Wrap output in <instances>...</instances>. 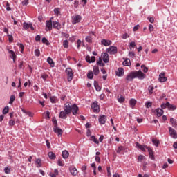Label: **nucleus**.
<instances>
[{"label":"nucleus","mask_w":177,"mask_h":177,"mask_svg":"<svg viewBox=\"0 0 177 177\" xmlns=\"http://www.w3.org/2000/svg\"><path fill=\"white\" fill-rule=\"evenodd\" d=\"M9 54H10V57H11V59H12L13 62L15 63V62H16V58L17 57L16 56V54L12 50H9Z\"/></svg>","instance_id":"obj_18"},{"label":"nucleus","mask_w":177,"mask_h":177,"mask_svg":"<svg viewBox=\"0 0 177 177\" xmlns=\"http://www.w3.org/2000/svg\"><path fill=\"white\" fill-rule=\"evenodd\" d=\"M124 68H119L118 69V71H116V75L118 77H124Z\"/></svg>","instance_id":"obj_15"},{"label":"nucleus","mask_w":177,"mask_h":177,"mask_svg":"<svg viewBox=\"0 0 177 177\" xmlns=\"http://www.w3.org/2000/svg\"><path fill=\"white\" fill-rule=\"evenodd\" d=\"M50 115V113L49 112V111H46L44 113V115L45 117H47L48 118H50V117H49V115Z\"/></svg>","instance_id":"obj_54"},{"label":"nucleus","mask_w":177,"mask_h":177,"mask_svg":"<svg viewBox=\"0 0 177 177\" xmlns=\"http://www.w3.org/2000/svg\"><path fill=\"white\" fill-rule=\"evenodd\" d=\"M170 123L171 124L172 127L174 128H176V126H177V122H176V120L174 118H170Z\"/></svg>","instance_id":"obj_24"},{"label":"nucleus","mask_w":177,"mask_h":177,"mask_svg":"<svg viewBox=\"0 0 177 177\" xmlns=\"http://www.w3.org/2000/svg\"><path fill=\"white\" fill-rule=\"evenodd\" d=\"M68 156H70L68 151L65 150V151H62V157H63V158H64V160L68 158Z\"/></svg>","instance_id":"obj_25"},{"label":"nucleus","mask_w":177,"mask_h":177,"mask_svg":"<svg viewBox=\"0 0 177 177\" xmlns=\"http://www.w3.org/2000/svg\"><path fill=\"white\" fill-rule=\"evenodd\" d=\"M52 19H53V17H51L50 20L46 21V31H51L52 27L53 26V22H52Z\"/></svg>","instance_id":"obj_7"},{"label":"nucleus","mask_w":177,"mask_h":177,"mask_svg":"<svg viewBox=\"0 0 177 177\" xmlns=\"http://www.w3.org/2000/svg\"><path fill=\"white\" fill-rule=\"evenodd\" d=\"M58 165L59 166V167H63L64 165V162H63V160H58Z\"/></svg>","instance_id":"obj_58"},{"label":"nucleus","mask_w":177,"mask_h":177,"mask_svg":"<svg viewBox=\"0 0 177 177\" xmlns=\"http://www.w3.org/2000/svg\"><path fill=\"white\" fill-rule=\"evenodd\" d=\"M152 142L156 147H158V145H160V141H158V140H156V139H153Z\"/></svg>","instance_id":"obj_47"},{"label":"nucleus","mask_w":177,"mask_h":177,"mask_svg":"<svg viewBox=\"0 0 177 177\" xmlns=\"http://www.w3.org/2000/svg\"><path fill=\"white\" fill-rule=\"evenodd\" d=\"M35 165L37 168H41L42 167V161L40 158H37L35 160Z\"/></svg>","instance_id":"obj_22"},{"label":"nucleus","mask_w":177,"mask_h":177,"mask_svg":"<svg viewBox=\"0 0 177 177\" xmlns=\"http://www.w3.org/2000/svg\"><path fill=\"white\" fill-rule=\"evenodd\" d=\"M70 172L73 176H75L78 174V171L77 170V168L75 167H72L70 168Z\"/></svg>","instance_id":"obj_23"},{"label":"nucleus","mask_w":177,"mask_h":177,"mask_svg":"<svg viewBox=\"0 0 177 177\" xmlns=\"http://www.w3.org/2000/svg\"><path fill=\"white\" fill-rule=\"evenodd\" d=\"M93 70L95 75H97L99 74L100 73L99 66H93Z\"/></svg>","instance_id":"obj_30"},{"label":"nucleus","mask_w":177,"mask_h":177,"mask_svg":"<svg viewBox=\"0 0 177 177\" xmlns=\"http://www.w3.org/2000/svg\"><path fill=\"white\" fill-rule=\"evenodd\" d=\"M82 20V17L80 15H75L72 16V24H77Z\"/></svg>","instance_id":"obj_5"},{"label":"nucleus","mask_w":177,"mask_h":177,"mask_svg":"<svg viewBox=\"0 0 177 177\" xmlns=\"http://www.w3.org/2000/svg\"><path fill=\"white\" fill-rule=\"evenodd\" d=\"M98 121L100 124L104 125L106 124V121H107V116L104 115H100Z\"/></svg>","instance_id":"obj_8"},{"label":"nucleus","mask_w":177,"mask_h":177,"mask_svg":"<svg viewBox=\"0 0 177 177\" xmlns=\"http://www.w3.org/2000/svg\"><path fill=\"white\" fill-rule=\"evenodd\" d=\"M30 24H28L27 22H24L23 24V28L24 30H28L30 28Z\"/></svg>","instance_id":"obj_32"},{"label":"nucleus","mask_w":177,"mask_h":177,"mask_svg":"<svg viewBox=\"0 0 177 177\" xmlns=\"http://www.w3.org/2000/svg\"><path fill=\"white\" fill-rule=\"evenodd\" d=\"M17 45V46H19V48H20L21 53H23V52L24 50V45H23V44H20V43H18Z\"/></svg>","instance_id":"obj_39"},{"label":"nucleus","mask_w":177,"mask_h":177,"mask_svg":"<svg viewBox=\"0 0 177 177\" xmlns=\"http://www.w3.org/2000/svg\"><path fill=\"white\" fill-rule=\"evenodd\" d=\"M16 122H19L18 119H11V120H9L8 124H9L10 127H13V126H15Z\"/></svg>","instance_id":"obj_20"},{"label":"nucleus","mask_w":177,"mask_h":177,"mask_svg":"<svg viewBox=\"0 0 177 177\" xmlns=\"http://www.w3.org/2000/svg\"><path fill=\"white\" fill-rule=\"evenodd\" d=\"M87 77L88 80H92L93 78V72L92 71H89L87 73Z\"/></svg>","instance_id":"obj_33"},{"label":"nucleus","mask_w":177,"mask_h":177,"mask_svg":"<svg viewBox=\"0 0 177 177\" xmlns=\"http://www.w3.org/2000/svg\"><path fill=\"white\" fill-rule=\"evenodd\" d=\"M129 103L131 107H135V105L136 104V100L135 99H131Z\"/></svg>","instance_id":"obj_36"},{"label":"nucleus","mask_w":177,"mask_h":177,"mask_svg":"<svg viewBox=\"0 0 177 177\" xmlns=\"http://www.w3.org/2000/svg\"><path fill=\"white\" fill-rule=\"evenodd\" d=\"M137 147L142 150V151H146L145 149L148 151V153L149 154V158L151 160H154V153H153V149H151L150 147H148L147 145H142L139 144L138 142L136 143Z\"/></svg>","instance_id":"obj_3"},{"label":"nucleus","mask_w":177,"mask_h":177,"mask_svg":"<svg viewBox=\"0 0 177 177\" xmlns=\"http://www.w3.org/2000/svg\"><path fill=\"white\" fill-rule=\"evenodd\" d=\"M54 13L57 15L59 16V14L60 13V8H56L54 9Z\"/></svg>","instance_id":"obj_49"},{"label":"nucleus","mask_w":177,"mask_h":177,"mask_svg":"<svg viewBox=\"0 0 177 177\" xmlns=\"http://www.w3.org/2000/svg\"><path fill=\"white\" fill-rule=\"evenodd\" d=\"M169 132L171 138H173V139H177V133L176 129L169 127Z\"/></svg>","instance_id":"obj_6"},{"label":"nucleus","mask_w":177,"mask_h":177,"mask_svg":"<svg viewBox=\"0 0 177 177\" xmlns=\"http://www.w3.org/2000/svg\"><path fill=\"white\" fill-rule=\"evenodd\" d=\"M107 52L110 55H115V53H117V47L111 46L108 48Z\"/></svg>","instance_id":"obj_9"},{"label":"nucleus","mask_w":177,"mask_h":177,"mask_svg":"<svg viewBox=\"0 0 177 177\" xmlns=\"http://www.w3.org/2000/svg\"><path fill=\"white\" fill-rule=\"evenodd\" d=\"M50 100L51 103H57V97H56L55 96L50 97Z\"/></svg>","instance_id":"obj_38"},{"label":"nucleus","mask_w":177,"mask_h":177,"mask_svg":"<svg viewBox=\"0 0 177 177\" xmlns=\"http://www.w3.org/2000/svg\"><path fill=\"white\" fill-rule=\"evenodd\" d=\"M91 109L94 110V113H99L100 109L99 105H97V102H95L91 104Z\"/></svg>","instance_id":"obj_10"},{"label":"nucleus","mask_w":177,"mask_h":177,"mask_svg":"<svg viewBox=\"0 0 177 177\" xmlns=\"http://www.w3.org/2000/svg\"><path fill=\"white\" fill-rule=\"evenodd\" d=\"M53 28H55V30H60V28H62V24H60V23L58 21H53Z\"/></svg>","instance_id":"obj_16"},{"label":"nucleus","mask_w":177,"mask_h":177,"mask_svg":"<svg viewBox=\"0 0 177 177\" xmlns=\"http://www.w3.org/2000/svg\"><path fill=\"white\" fill-rule=\"evenodd\" d=\"M85 39L88 44H92V37L91 35L87 36Z\"/></svg>","instance_id":"obj_46"},{"label":"nucleus","mask_w":177,"mask_h":177,"mask_svg":"<svg viewBox=\"0 0 177 177\" xmlns=\"http://www.w3.org/2000/svg\"><path fill=\"white\" fill-rule=\"evenodd\" d=\"M97 64H98V66H104V64H103V61L102 60V59H100L99 61L97 62Z\"/></svg>","instance_id":"obj_55"},{"label":"nucleus","mask_w":177,"mask_h":177,"mask_svg":"<svg viewBox=\"0 0 177 177\" xmlns=\"http://www.w3.org/2000/svg\"><path fill=\"white\" fill-rule=\"evenodd\" d=\"M77 49H80V47L81 46V44H82V41L81 40L78 39L77 41Z\"/></svg>","instance_id":"obj_63"},{"label":"nucleus","mask_w":177,"mask_h":177,"mask_svg":"<svg viewBox=\"0 0 177 177\" xmlns=\"http://www.w3.org/2000/svg\"><path fill=\"white\" fill-rule=\"evenodd\" d=\"M35 41H36L37 42H39V41H41V36L39 35H37L36 36V37H35Z\"/></svg>","instance_id":"obj_62"},{"label":"nucleus","mask_w":177,"mask_h":177,"mask_svg":"<svg viewBox=\"0 0 177 177\" xmlns=\"http://www.w3.org/2000/svg\"><path fill=\"white\" fill-rule=\"evenodd\" d=\"M118 102H119V103H124L125 102V97H124L122 95H118Z\"/></svg>","instance_id":"obj_26"},{"label":"nucleus","mask_w":177,"mask_h":177,"mask_svg":"<svg viewBox=\"0 0 177 177\" xmlns=\"http://www.w3.org/2000/svg\"><path fill=\"white\" fill-rule=\"evenodd\" d=\"M53 131L55 133H57L58 136L63 135V130L57 127V126H54Z\"/></svg>","instance_id":"obj_11"},{"label":"nucleus","mask_w":177,"mask_h":177,"mask_svg":"<svg viewBox=\"0 0 177 177\" xmlns=\"http://www.w3.org/2000/svg\"><path fill=\"white\" fill-rule=\"evenodd\" d=\"M148 91H149V95H153V91H154V87L152 86H149L148 87Z\"/></svg>","instance_id":"obj_40"},{"label":"nucleus","mask_w":177,"mask_h":177,"mask_svg":"<svg viewBox=\"0 0 177 177\" xmlns=\"http://www.w3.org/2000/svg\"><path fill=\"white\" fill-rule=\"evenodd\" d=\"M70 114L68 113H67L66 111H62L59 113V118H62L63 120H66V118H67V115Z\"/></svg>","instance_id":"obj_14"},{"label":"nucleus","mask_w":177,"mask_h":177,"mask_svg":"<svg viewBox=\"0 0 177 177\" xmlns=\"http://www.w3.org/2000/svg\"><path fill=\"white\" fill-rule=\"evenodd\" d=\"M59 175V170L57 169H55L53 172H50L49 176L51 177H56Z\"/></svg>","instance_id":"obj_21"},{"label":"nucleus","mask_w":177,"mask_h":177,"mask_svg":"<svg viewBox=\"0 0 177 177\" xmlns=\"http://www.w3.org/2000/svg\"><path fill=\"white\" fill-rule=\"evenodd\" d=\"M123 66H131V59H127L123 62Z\"/></svg>","instance_id":"obj_31"},{"label":"nucleus","mask_w":177,"mask_h":177,"mask_svg":"<svg viewBox=\"0 0 177 177\" xmlns=\"http://www.w3.org/2000/svg\"><path fill=\"white\" fill-rule=\"evenodd\" d=\"M78 106L77 104L72 105L70 102H66L64 106V111H66L68 114H71V111L73 115L78 114Z\"/></svg>","instance_id":"obj_2"},{"label":"nucleus","mask_w":177,"mask_h":177,"mask_svg":"<svg viewBox=\"0 0 177 177\" xmlns=\"http://www.w3.org/2000/svg\"><path fill=\"white\" fill-rule=\"evenodd\" d=\"M73 5H74V8H78V6L80 5V1L78 0H75Z\"/></svg>","instance_id":"obj_52"},{"label":"nucleus","mask_w":177,"mask_h":177,"mask_svg":"<svg viewBox=\"0 0 177 177\" xmlns=\"http://www.w3.org/2000/svg\"><path fill=\"white\" fill-rule=\"evenodd\" d=\"M41 42H42L43 44H45L46 45H49V41H48L47 39L45 38V37H43V38H42Z\"/></svg>","instance_id":"obj_48"},{"label":"nucleus","mask_w":177,"mask_h":177,"mask_svg":"<svg viewBox=\"0 0 177 177\" xmlns=\"http://www.w3.org/2000/svg\"><path fill=\"white\" fill-rule=\"evenodd\" d=\"M35 56H37V57H39L40 55H41V51H39V50L38 49H35Z\"/></svg>","instance_id":"obj_51"},{"label":"nucleus","mask_w":177,"mask_h":177,"mask_svg":"<svg viewBox=\"0 0 177 177\" xmlns=\"http://www.w3.org/2000/svg\"><path fill=\"white\" fill-rule=\"evenodd\" d=\"M47 62L50 64V67H55V62H53V59L50 57H48Z\"/></svg>","instance_id":"obj_29"},{"label":"nucleus","mask_w":177,"mask_h":177,"mask_svg":"<svg viewBox=\"0 0 177 177\" xmlns=\"http://www.w3.org/2000/svg\"><path fill=\"white\" fill-rule=\"evenodd\" d=\"M5 174H10V169L9 167H6L4 169Z\"/></svg>","instance_id":"obj_61"},{"label":"nucleus","mask_w":177,"mask_h":177,"mask_svg":"<svg viewBox=\"0 0 177 177\" xmlns=\"http://www.w3.org/2000/svg\"><path fill=\"white\" fill-rule=\"evenodd\" d=\"M16 100V97L15 95H11L10 97V104H12L14 102V100Z\"/></svg>","instance_id":"obj_50"},{"label":"nucleus","mask_w":177,"mask_h":177,"mask_svg":"<svg viewBox=\"0 0 177 177\" xmlns=\"http://www.w3.org/2000/svg\"><path fill=\"white\" fill-rule=\"evenodd\" d=\"M86 61L87 63H95V62H96V57H95V56L91 57L89 55H88L86 57Z\"/></svg>","instance_id":"obj_13"},{"label":"nucleus","mask_w":177,"mask_h":177,"mask_svg":"<svg viewBox=\"0 0 177 177\" xmlns=\"http://www.w3.org/2000/svg\"><path fill=\"white\" fill-rule=\"evenodd\" d=\"M153 104L151 102H147L145 103V107H147V109H150V107H151V105Z\"/></svg>","instance_id":"obj_57"},{"label":"nucleus","mask_w":177,"mask_h":177,"mask_svg":"<svg viewBox=\"0 0 177 177\" xmlns=\"http://www.w3.org/2000/svg\"><path fill=\"white\" fill-rule=\"evenodd\" d=\"M135 46H136V44L134 41H132L129 44L130 48H135Z\"/></svg>","instance_id":"obj_60"},{"label":"nucleus","mask_w":177,"mask_h":177,"mask_svg":"<svg viewBox=\"0 0 177 177\" xmlns=\"http://www.w3.org/2000/svg\"><path fill=\"white\" fill-rule=\"evenodd\" d=\"M63 46L65 48V49H67L68 48V40H64L63 41Z\"/></svg>","instance_id":"obj_43"},{"label":"nucleus","mask_w":177,"mask_h":177,"mask_svg":"<svg viewBox=\"0 0 177 177\" xmlns=\"http://www.w3.org/2000/svg\"><path fill=\"white\" fill-rule=\"evenodd\" d=\"M9 113V106H6L3 110V114H8Z\"/></svg>","instance_id":"obj_41"},{"label":"nucleus","mask_w":177,"mask_h":177,"mask_svg":"<svg viewBox=\"0 0 177 177\" xmlns=\"http://www.w3.org/2000/svg\"><path fill=\"white\" fill-rule=\"evenodd\" d=\"M162 114H164V111H162V109H156L157 117H161V115H162Z\"/></svg>","instance_id":"obj_28"},{"label":"nucleus","mask_w":177,"mask_h":177,"mask_svg":"<svg viewBox=\"0 0 177 177\" xmlns=\"http://www.w3.org/2000/svg\"><path fill=\"white\" fill-rule=\"evenodd\" d=\"M167 108L169 110H176V107L171 104L169 102H167Z\"/></svg>","instance_id":"obj_37"},{"label":"nucleus","mask_w":177,"mask_h":177,"mask_svg":"<svg viewBox=\"0 0 177 177\" xmlns=\"http://www.w3.org/2000/svg\"><path fill=\"white\" fill-rule=\"evenodd\" d=\"M145 156H143V155H139L138 156V162H141V161H143V160H145Z\"/></svg>","instance_id":"obj_44"},{"label":"nucleus","mask_w":177,"mask_h":177,"mask_svg":"<svg viewBox=\"0 0 177 177\" xmlns=\"http://www.w3.org/2000/svg\"><path fill=\"white\" fill-rule=\"evenodd\" d=\"M125 150V148L123 146H120L117 149V153H120L121 151H124Z\"/></svg>","instance_id":"obj_42"},{"label":"nucleus","mask_w":177,"mask_h":177,"mask_svg":"<svg viewBox=\"0 0 177 177\" xmlns=\"http://www.w3.org/2000/svg\"><path fill=\"white\" fill-rule=\"evenodd\" d=\"M102 59L104 63H109V54L107 53L102 54Z\"/></svg>","instance_id":"obj_19"},{"label":"nucleus","mask_w":177,"mask_h":177,"mask_svg":"<svg viewBox=\"0 0 177 177\" xmlns=\"http://www.w3.org/2000/svg\"><path fill=\"white\" fill-rule=\"evenodd\" d=\"M107 174H108V176L111 177V172L110 171V167H107Z\"/></svg>","instance_id":"obj_64"},{"label":"nucleus","mask_w":177,"mask_h":177,"mask_svg":"<svg viewBox=\"0 0 177 177\" xmlns=\"http://www.w3.org/2000/svg\"><path fill=\"white\" fill-rule=\"evenodd\" d=\"M16 117H17V114H15L13 112L10 113V118H11V120L16 119Z\"/></svg>","instance_id":"obj_45"},{"label":"nucleus","mask_w":177,"mask_h":177,"mask_svg":"<svg viewBox=\"0 0 177 177\" xmlns=\"http://www.w3.org/2000/svg\"><path fill=\"white\" fill-rule=\"evenodd\" d=\"M65 73L67 75V80L68 82L73 81V78L74 77V73H73V69H71V68H67L65 70Z\"/></svg>","instance_id":"obj_4"},{"label":"nucleus","mask_w":177,"mask_h":177,"mask_svg":"<svg viewBox=\"0 0 177 177\" xmlns=\"http://www.w3.org/2000/svg\"><path fill=\"white\" fill-rule=\"evenodd\" d=\"M23 113H25V114H27L28 115H29V117H32V113L30 111H27L25 110H22Z\"/></svg>","instance_id":"obj_53"},{"label":"nucleus","mask_w":177,"mask_h":177,"mask_svg":"<svg viewBox=\"0 0 177 177\" xmlns=\"http://www.w3.org/2000/svg\"><path fill=\"white\" fill-rule=\"evenodd\" d=\"M94 86L95 90L97 92H100V91H102V87H100V86H99V84L97 83V82H94Z\"/></svg>","instance_id":"obj_27"},{"label":"nucleus","mask_w":177,"mask_h":177,"mask_svg":"<svg viewBox=\"0 0 177 177\" xmlns=\"http://www.w3.org/2000/svg\"><path fill=\"white\" fill-rule=\"evenodd\" d=\"M134 78H138V80H145L146 78V74L142 73V71H134L131 72L126 77L127 82L133 81Z\"/></svg>","instance_id":"obj_1"},{"label":"nucleus","mask_w":177,"mask_h":177,"mask_svg":"<svg viewBox=\"0 0 177 177\" xmlns=\"http://www.w3.org/2000/svg\"><path fill=\"white\" fill-rule=\"evenodd\" d=\"M90 140H91L92 142H95L96 145H99V140H97V139L96 138V137H95V136H91Z\"/></svg>","instance_id":"obj_34"},{"label":"nucleus","mask_w":177,"mask_h":177,"mask_svg":"<svg viewBox=\"0 0 177 177\" xmlns=\"http://www.w3.org/2000/svg\"><path fill=\"white\" fill-rule=\"evenodd\" d=\"M101 43L104 46H110L111 45V41L107 39H102Z\"/></svg>","instance_id":"obj_17"},{"label":"nucleus","mask_w":177,"mask_h":177,"mask_svg":"<svg viewBox=\"0 0 177 177\" xmlns=\"http://www.w3.org/2000/svg\"><path fill=\"white\" fill-rule=\"evenodd\" d=\"M48 157L50 160H55L56 158V155L53 152H48Z\"/></svg>","instance_id":"obj_35"},{"label":"nucleus","mask_w":177,"mask_h":177,"mask_svg":"<svg viewBox=\"0 0 177 177\" xmlns=\"http://www.w3.org/2000/svg\"><path fill=\"white\" fill-rule=\"evenodd\" d=\"M167 80H168V78H167V77H165V73L164 72H162L159 75L160 82H165L167 81Z\"/></svg>","instance_id":"obj_12"},{"label":"nucleus","mask_w":177,"mask_h":177,"mask_svg":"<svg viewBox=\"0 0 177 177\" xmlns=\"http://www.w3.org/2000/svg\"><path fill=\"white\" fill-rule=\"evenodd\" d=\"M23 6H27L28 5V0H24L22 1Z\"/></svg>","instance_id":"obj_59"},{"label":"nucleus","mask_w":177,"mask_h":177,"mask_svg":"<svg viewBox=\"0 0 177 177\" xmlns=\"http://www.w3.org/2000/svg\"><path fill=\"white\" fill-rule=\"evenodd\" d=\"M149 31H150V32L154 31V26L152 24H150L149 26Z\"/></svg>","instance_id":"obj_56"}]
</instances>
